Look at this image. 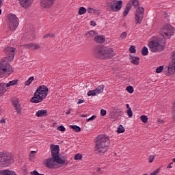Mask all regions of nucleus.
I'll use <instances>...</instances> for the list:
<instances>
[{
  "mask_svg": "<svg viewBox=\"0 0 175 175\" xmlns=\"http://www.w3.org/2000/svg\"><path fill=\"white\" fill-rule=\"evenodd\" d=\"M50 149L51 152V157H53V158L56 159H57L58 158L62 159L61 157H59V146L51 144Z\"/></svg>",
  "mask_w": 175,
  "mask_h": 175,
  "instance_id": "nucleus-13",
  "label": "nucleus"
},
{
  "mask_svg": "<svg viewBox=\"0 0 175 175\" xmlns=\"http://www.w3.org/2000/svg\"><path fill=\"white\" fill-rule=\"evenodd\" d=\"M103 90H105V85H100L97 87L94 90L96 91L97 95H98V94H102V92H103Z\"/></svg>",
  "mask_w": 175,
  "mask_h": 175,
  "instance_id": "nucleus-23",
  "label": "nucleus"
},
{
  "mask_svg": "<svg viewBox=\"0 0 175 175\" xmlns=\"http://www.w3.org/2000/svg\"><path fill=\"white\" fill-rule=\"evenodd\" d=\"M32 81H33V77H31L28 79V80H27L25 82V85H29V84H31V83H32Z\"/></svg>",
  "mask_w": 175,
  "mask_h": 175,
  "instance_id": "nucleus-34",
  "label": "nucleus"
},
{
  "mask_svg": "<svg viewBox=\"0 0 175 175\" xmlns=\"http://www.w3.org/2000/svg\"><path fill=\"white\" fill-rule=\"evenodd\" d=\"M140 120L142 122H144V124H147L148 121V118L146 115H142L140 117Z\"/></svg>",
  "mask_w": 175,
  "mask_h": 175,
  "instance_id": "nucleus-29",
  "label": "nucleus"
},
{
  "mask_svg": "<svg viewBox=\"0 0 175 175\" xmlns=\"http://www.w3.org/2000/svg\"><path fill=\"white\" fill-rule=\"evenodd\" d=\"M3 51L8 56V60L12 61L14 59V55L16 53H17V49L14 47L7 46L5 49H4Z\"/></svg>",
  "mask_w": 175,
  "mask_h": 175,
  "instance_id": "nucleus-12",
  "label": "nucleus"
},
{
  "mask_svg": "<svg viewBox=\"0 0 175 175\" xmlns=\"http://www.w3.org/2000/svg\"><path fill=\"white\" fill-rule=\"evenodd\" d=\"M74 159L75 161H81V159H83V155H81L80 153H77L74 157Z\"/></svg>",
  "mask_w": 175,
  "mask_h": 175,
  "instance_id": "nucleus-32",
  "label": "nucleus"
},
{
  "mask_svg": "<svg viewBox=\"0 0 175 175\" xmlns=\"http://www.w3.org/2000/svg\"><path fill=\"white\" fill-rule=\"evenodd\" d=\"M118 133H124L125 132V129H124V126L122 124H120L119 126V128L117 130Z\"/></svg>",
  "mask_w": 175,
  "mask_h": 175,
  "instance_id": "nucleus-33",
  "label": "nucleus"
},
{
  "mask_svg": "<svg viewBox=\"0 0 175 175\" xmlns=\"http://www.w3.org/2000/svg\"><path fill=\"white\" fill-rule=\"evenodd\" d=\"M54 1L55 0H40V5L42 8L49 9V8H51V6H53Z\"/></svg>",
  "mask_w": 175,
  "mask_h": 175,
  "instance_id": "nucleus-14",
  "label": "nucleus"
},
{
  "mask_svg": "<svg viewBox=\"0 0 175 175\" xmlns=\"http://www.w3.org/2000/svg\"><path fill=\"white\" fill-rule=\"evenodd\" d=\"M107 5L110 8L111 12H118V10H121L122 8V1H113L112 2L108 3Z\"/></svg>",
  "mask_w": 175,
  "mask_h": 175,
  "instance_id": "nucleus-11",
  "label": "nucleus"
},
{
  "mask_svg": "<svg viewBox=\"0 0 175 175\" xmlns=\"http://www.w3.org/2000/svg\"><path fill=\"white\" fill-rule=\"evenodd\" d=\"M0 122H1V124H5V122H6V120L5 119H1L0 120Z\"/></svg>",
  "mask_w": 175,
  "mask_h": 175,
  "instance_id": "nucleus-51",
  "label": "nucleus"
},
{
  "mask_svg": "<svg viewBox=\"0 0 175 175\" xmlns=\"http://www.w3.org/2000/svg\"><path fill=\"white\" fill-rule=\"evenodd\" d=\"M47 95H49V88L42 85L37 88L30 102H31V103H40V102H43V99H45Z\"/></svg>",
  "mask_w": 175,
  "mask_h": 175,
  "instance_id": "nucleus-4",
  "label": "nucleus"
},
{
  "mask_svg": "<svg viewBox=\"0 0 175 175\" xmlns=\"http://www.w3.org/2000/svg\"><path fill=\"white\" fill-rule=\"evenodd\" d=\"M110 139L106 135H100L95 142L94 151L96 154H105L109 148Z\"/></svg>",
  "mask_w": 175,
  "mask_h": 175,
  "instance_id": "nucleus-2",
  "label": "nucleus"
},
{
  "mask_svg": "<svg viewBox=\"0 0 175 175\" xmlns=\"http://www.w3.org/2000/svg\"><path fill=\"white\" fill-rule=\"evenodd\" d=\"M84 102H85V100H81V99H79L77 102V105H80L81 103H84Z\"/></svg>",
  "mask_w": 175,
  "mask_h": 175,
  "instance_id": "nucleus-49",
  "label": "nucleus"
},
{
  "mask_svg": "<svg viewBox=\"0 0 175 175\" xmlns=\"http://www.w3.org/2000/svg\"><path fill=\"white\" fill-rule=\"evenodd\" d=\"M71 111H72V109H69V110L67 112H66V114H67V115L70 114Z\"/></svg>",
  "mask_w": 175,
  "mask_h": 175,
  "instance_id": "nucleus-53",
  "label": "nucleus"
},
{
  "mask_svg": "<svg viewBox=\"0 0 175 175\" xmlns=\"http://www.w3.org/2000/svg\"><path fill=\"white\" fill-rule=\"evenodd\" d=\"M129 51L131 53V54L136 53V47H135L133 45H131L129 48Z\"/></svg>",
  "mask_w": 175,
  "mask_h": 175,
  "instance_id": "nucleus-36",
  "label": "nucleus"
},
{
  "mask_svg": "<svg viewBox=\"0 0 175 175\" xmlns=\"http://www.w3.org/2000/svg\"><path fill=\"white\" fill-rule=\"evenodd\" d=\"M71 129H73L75 132H80L81 131V128L77 125H70Z\"/></svg>",
  "mask_w": 175,
  "mask_h": 175,
  "instance_id": "nucleus-27",
  "label": "nucleus"
},
{
  "mask_svg": "<svg viewBox=\"0 0 175 175\" xmlns=\"http://www.w3.org/2000/svg\"><path fill=\"white\" fill-rule=\"evenodd\" d=\"M144 175H148V174H144Z\"/></svg>",
  "mask_w": 175,
  "mask_h": 175,
  "instance_id": "nucleus-61",
  "label": "nucleus"
},
{
  "mask_svg": "<svg viewBox=\"0 0 175 175\" xmlns=\"http://www.w3.org/2000/svg\"><path fill=\"white\" fill-rule=\"evenodd\" d=\"M90 25H92L93 27H96V23L94 21H92L90 22Z\"/></svg>",
  "mask_w": 175,
  "mask_h": 175,
  "instance_id": "nucleus-48",
  "label": "nucleus"
},
{
  "mask_svg": "<svg viewBox=\"0 0 175 175\" xmlns=\"http://www.w3.org/2000/svg\"><path fill=\"white\" fill-rule=\"evenodd\" d=\"M22 46L25 47V49H31V50L33 51L39 50V49H40V45L36 43L25 44L22 45Z\"/></svg>",
  "mask_w": 175,
  "mask_h": 175,
  "instance_id": "nucleus-15",
  "label": "nucleus"
},
{
  "mask_svg": "<svg viewBox=\"0 0 175 175\" xmlns=\"http://www.w3.org/2000/svg\"><path fill=\"white\" fill-rule=\"evenodd\" d=\"M163 70V66H160L156 69V73H161Z\"/></svg>",
  "mask_w": 175,
  "mask_h": 175,
  "instance_id": "nucleus-40",
  "label": "nucleus"
},
{
  "mask_svg": "<svg viewBox=\"0 0 175 175\" xmlns=\"http://www.w3.org/2000/svg\"><path fill=\"white\" fill-rule=\"evenodd\" d=\"M30 174H31V175H44V174H40V173L38 172V171H36V170H34V171H33V172H30Z\"/></svg>",
  "mask_w": 175,
  "mask_h": 175,
  "instance_id": "nucleus-43",
  "label": "nucleus"
},
{
  "mask_svg": "<svg viewBox=\"0 0 175 175\" xmlns=\"http://www.w3.org/2000/svg\"><path fill=\"white\" fill-rule=\"evenodd\" d=\"M65 126L60 125L57 127V131H60V132H65Z\"/></svg>",
  "mask_w": 175,
  "mask_h": 175,
  "instance_id": "nucleus-41",
  "label": "nucleus"
},
{
  "mask_svg": "<svg viewBox=\"0 0 175 175\" xmlns=\"http://www.w3.org/2000/svg\"><path fill=\"white\" fill-rule=\"evenodd\" d=\"M126 91L129 92V94H133V88L132 86H127L126 87Z\"/></svg>",
  "mask_w": 175,
  "mask_h": 175,
  "instance_id": "nucleus-38",
  "label": "nucleus"
},
{
  "mask_svg": "<svg viewBox=\"0 0 175 175\" xmlns=\"http://www.w3.org/2000/svg\"><path fill=\"white\" fill-rule=\"evenodd\" d=\"M97 93L96 92L95 90H90L88 92V96H96Z\"/></svg>",
  "mask_w": 175,
  "mask_h": 175,
  "instance_id": "nucleus-31",
  "label": "nucleus"
},
{
  "mask_svg": "<svg viewBox=\"0 0 175 175\" xmlns=\"http://www.w3.org/2000/svg\"><path fill=\"white\" fill-rule=\"evenodd\" d=\"M140 61V57H131V63L133 65H139Z\"/></svg>",
  "mask_w": 175,
  "mask_h": 175,
  "instance_id": "nucleus-22",
  "label": "nucleus"
},
{
  "mask_svg": "<svg viewBox=\"0 0 175 175\" xmlns=\"http://www.w3.org/2000/svg\"><path fill=\"white\" fill-rule=\"evenodd\" d=\"M106 113H107V111H106V110H105V109H101L100 110V116H106Z\"/></svg>",
  "mask_w": 175,
  "mask_h": 175,
  "instance_id": "nucleus-47",
  "label": "nucleus"
},
{
  "mask_svg": "<svg viewBox=\"0 0 175 175\" xmlns=\"http://www.w3.org/2000/svg\"><path fill=\"white\" fill-rule=\"evenodd\" d=\"M172 162H175V158L172 159Z\"/></svg>",
  "mask_w": 175,
  "mask_h": 175,
  "instance_id": "nucleus-60",
  "label": "nucleus"
},
{
  "mask_svg": "<svg viewBox=\"0 0 175 175\" xmlns=\"http://www.w3.org/2000/svg\"><path fill=\"white\" fill-rule=\"evenodd\" d=\"M3 2V0H0V8L2 5Z\"/></svg>",
  "mask_w": 175,
  "mask_h": 175,
  "instance_id": "nucleus-56",
  "label": "nucleus"
},
{
  "mask_svg": "<svg viewBox=\"0 0 175 175\" xmlns=\"http://www.w3.org/2000/svg\"><path fill=\"white\" fill-rule=\"evenodd\" d=\"M126 107L127 108V110H129V109H131V108L129 107V104H126Z\"/></svg>",
  "mask_w": 175,
  "mask_h": 175,
  "instance_id": "nucleus-54",
  "label": "nucleus"
},
{
  "mask_svg": "<svg viewBox=\"0 0 175 175\" xmlns=\"http://www.w3.org/2000/svg\"><path fill=\"white\" fill-rule=\"evenodd\" d=\"M96 35V33L94 30H91L89 32L85 33V36L88 38H94Z\"/></svg>",
  "mask_w": 175,
  "mask_h": 175,
  "instance_id": "nucleus-26",
  "label": "nucleus"
},
{
  "mask_svg": "<svg viewBox=\"0 0 175 175\" xmlns=\"http://www.w3.org/2000/svg\"><path fill=\"white\" fill-rule=\"evenodd\" d=\"M28 35L29 36V40H33L35 39V27L33 26H31L29 29Z\"/></svg>",
  "mask_w": 175,
  "mask_h": 175,
  "instance_id": "nucleus-18",
  "label": "nucleus"
},
{
  "mask_svg": "<svg viewBox=\"0 0 175 175\" xmlns=\"http://www.w3.org/2000/svg\"><path fill=\"white\" fill-rule=\"evenodd\" d=\"M167 72L169 76H172L173 75H175V64L172 63V62L169 64V66L167 67Z\"/></svg>",
  "mask_w": 175,
  "mask_h": 175,
  "instance_id": "nucleus-17",
  "label": "nucleus"
},
{
  "mask_svg": "<svg viewBox=\"0 0 175 175\" xmlns=\"http://www.w3.org/2000/svg\"><path fill=\"white\" fill-rule=\"evenodd\" d=\"M14 163V157L13 154L8 151L0 152V169L8 167Z\"/></svg>",
  "mask_w": 175,
  "mask_h": 175,
  "instance_id": "nucleus-6",
  "label": "nucleus"
},
{
  "mask_svg": "<svg viewBox=\"0 0 175 175\" xmlns=\"http://www.w3.org/2000/svg\"><path fill=\"white\" fill-rule=\"evenodd\" d=\"M155 159V155H150L148 158V162L149 163H152L154 162V160Z\"/></svg>",
  "mask_w": 175,
  "mask_h": 175,
  "instance_id": "nucleus-37",
  "label": "nucleus"
},
{
  "mask_svg": "<svg viewBox=\"0 0 175 175\" xmlns=\"http://www.w3.org/2000/svg\"><path fill=\"white\" fill-rule=\"evenodd\" d=\"M127 116L131 118L132 116H133V112L132 111V109H127Z\"/></svg>",
  "mask_w": 175,
  "mask_h": 175,
  "instance_id": "nucleus-39",
  "label": "nucleus"
},
{
  "mask_svg": "<svg viewBox=\"0 0 175 175\" xmlns=\"http://www.w3.org/2000/svg\"><path fill=\"white\" fill-rule=\"evenodd\" d=\"M93 54L95 58L106 59L114 57V51L111 48L100 46L94 49Z\"/></svg>",
  "mask_w": 175,
  "mask_h": 175,
  "instance_id": "nucleus-3",
  "label": "nucleus"
},
{
  "mask_svg": "<svg viewBox=\"0 0 175 175\" xmlns=\"http://www.w3.org/2000/svg\"><path fill=\"white\" fill-rule=\"evenodd\" d=\"M132 5L135 8H137L135 10V23L137 24H142V21L143 18H144V8L139 7V0H131L126 5L124 10L123 12L124 17H126L131 9H132Z\"/></svg>",
  "mask_w": 175,
  "mask_h": 175,
  "instance_id": "nucleus-1",
  "label": "nucleus"
},
{
  "mask_svg": "<svg viewBox=\"0 0 175 175\" xmlns=\"http://www.w3.org/2000/svg\"><path fill=\"white\" fill-rule=\"evenodd\" d=\"M126 38V32H123L120 37V39H125Z\"/></svg>",
  "mask_w": 175,
  "mask_h": 175,
  "instance_id": "nucleus-46",
  "label": "nucleus"
},
{
  "mask_svg": "<svg viewBox=\"0 0 175 175\" xmlns=\"http://www.w3.org/2000/svg\"><path fill=\"white\" fill-rule=\"evenodd\" d=\"M6 91H8V89L5 88V83H0V96H2V95H4Z\"/></svg>",
  "mask_w": 175,
  "mask_h": 175,
  "instance_id": "nucleus-21",
  "label": "nucleus"
},
{
  "mask_svg": "<svg viewBox=\"0 0 175 175\" xmlns=\"http://www.w3.org/2000/svg\"><path fill=\"white\" fill-rule=\"evenodd\" d=\"M105 40H106V38H105V36H98L94 38V42H96V43H99V44L105 43Z\"/></svg>",
  "mask_w": 175,
  "mask_h": 175,
  "instance_id": "nucleus-19",
  "label": "nucleus"
},
{
  "mask_svg": "<svg viewBox=\"0 0 175 175\" xmlns=\"http://www.w3.org/2000/svg\"><path fill=\"white\" fill-rule=\"evenodd\" d=\"M172 165H173V163H170L167 165L168 169H172Z\"/></svg>",
  "mask_w": 175,
  "mask_h": 175,
  "instance_id": "nucleus-52",
  "label": "nucleus"
},
{
  "mask_svg": "<svg viewBox=\"0 0 175 175\" xmlns=\"http://www.w3.org/2000/svg\"><path fill=\"white\" fill-rule=\"evenodd\" d=\"M43 164L48 169H58V165H68V159H55V157L51 156V157L46 159L43 161Z\"/></svg>",
  "mask_w": 175,
  "mask_h": 175,
  "instance_id": "nucleus-5",
  "label": "nucleus"
},
{
  "mask_svg": "<svg viewBox=\"0 0 175 175\" xmlns=\"http://www.w3.org/2000/svg\"><path fill=\"white\" fill-rule=\"evenodd\" d=\"M96 170H97V172H100L101 169H100V167H97Z\"/></svg>",
  "mask_w": 175,
  "mask_h": 175,
  "instance_id": "nucleus-58",
  "label": "nucleus"
},
{
  "mask_svg": "<svg viewBox=\"0 0 175 175\" xmlns=\"http://www.w3.org/2000/svg\"><path fill=\"white\" fill-rule=\"evenodd\" d=\"M174 27L171 25L166 23L161 29L160 33L163 38L170 39L174 34Z\"/></svg>",
  "mask_w": 175,
  "mask_h": 175,
  "instance_id": "nucleus-9",
  "label": "nucleus"
},
{
  "mask_svg": "<svg viewBox=\"0 0 175 175\" xmlns=\"http://www.w3.org/2000/svg\"><path fill=\"white\" fill-rule=\"evenodd\" d=\"M8 27L11 31H14L18 27V18L14 14L8 15Z\"/></svg>",
  "mask_w": 175,
  "mask_h": 175,
  "instance_id": "nucleus-10",
  "label": "nucleus"
},
{
  "mask_svg": "<svg viewBox=\"0 0 175 175\" xmlns=\"http://www.w3.org/2000/svg\"><path fill=\"white\" fill-rule=\"evenodd\" d=\"M172 62L173 64H175V51L172 52Z\"/></svg>",
  "mask_w": 175,
  "mask_h": 175,
  "instance_id": "nucleus-42",
  "label": "nucleus"
},
{
  "mask_svg": "<svg viewBox=\"0 0 175 175\" xmlns=\"http://www.w3.org/2000/svg\"><path fill=\"white\" fill-rule=\"evenodd\" d=\"M47 38H55V34H53V33H48V34H45L43 36V39H46Z\"/></svg>",
  "mask_w": 175,
  "mask_h": 175,
  "instance_id": "nucleus-35",
  "label": "nucleus"
},
{
  "mask_svg": "<svg viewBox=\"0 0 175 175\" xmlns=\"http://www.w3.org/2000/svg\"><path fill=\"white\" fill-rule=\"evenodd\" d=\"M5 59H6V57H3L1 59V62H0V77L2 76V75H5V73L9 76L14 72V69L12 67V65L5 61Z\"/></svg>",
  "mask_w": 175,
  "mask_h": 175,
  "instance_id": "nucleus-7",
  "label": "nucleus"
},
{
  "mask_svg": "<svg viewBox=\"0 0 175 175\" xmlns=\"http://www.w3.org/2000/svg\"><path fill=\"white\" fill-rule=\"evenodd\" d=\"M148 45L152 53H160V51L165 49V46L161 40L150 41Z\"/></svg>",
  "mask_w": 175,
  "mask_h": 175,
  "instance_id": "nucleus-8",
  "label": "nucleus"
},
{
  "mask_svg": "<svg viewBox=\"0 0 175 175\" xmlns=\"http://www.w3.org/2000/svg\"><path fill=\"white\" fill-rule=\"evenodd\" d=\"M36 117H46L47 116V110L41 109L36 113Z\"/></svg>",
  "mask_w": 175,
  "mask_h": 175,
  "instance_id": "nucleus-20",
  "label": "nucleus"
},
{
  "mask_svg": "<svg viewBox=\"0 0 175 175\" xmlns=\"http://www.w3.org/2000/svg\"><path fill=\"white\" fill-rule=\"evenodd\" d=\"M19 3L22 8H25V9H28L29 6L32 5V0H18Z\"/></svg>",
  "mask_w": 175,
  "mask_h": 175,
  "instance_id": "nucleus-16",
  "label": "nucleus"
},
{
  "mask_svg": "<svg viewBox=\"0 0 175 175\" xmlns=\"http://www.w3.org/2000/svg\"><path fill=\"white\" fill-rule=\"evenodd\" d=\"M30 154H36V151H31Z\"/></svg>",
  "mask_w": 175,
  "mask_h": 175,
  "instance_id": "nucleus-57",
  "label": "nucleus"
},
{
  "mask_svg": "<svg viewBox=\"0 0 175 175\" xmlns=\"http://www.w3.org/2000/svg\"><path fill=\"white\" fill-rule=\"evenodd\" d=\"M18 80H13L10 81L8 83H5V88L12 87V85H17Z\"/></svg>",
  "mask_w": 175,
  "mask_h": 175,
  "instance_id": "nucleus-25",
  "label": "nucleus"
},
{
  "mask_svg": "<svg viewBox=\"0 0 175 175\" xmlns=\"http://www.w3.org/2000/svg\"><path fill=\"white\" fill-rule=\"evenodd\" d=\"M81 117H82V118H84L85 117H87V115L82 114L81 115Z\"/></svg>",
  "mask_w": 175,
  "mask_h": 175,
  "instance_id": "nucleus-55",
  "label": "nucleus"
},
{
  "mask_svg": "<svg viewBox=\"0 0 175 175\" xmlns=\"http://www.w3.org/2000/svg\"><path fill=\"white\" fill-rule=\"evenodd\" d=\"M86 12L87 9H85V8L81 7L79 10L78 14H79V16H82V14H84L85 13H86Z\"/></svg>",
  "mask_w": 175,
  "mask_h": 175,
  "instance_id": "nucleus-28",
  "label": "nucleus"
},
{
  "mask_svg": "<svg viewBox=\"0 0 175 175\" xmlns=\"http://www.w3.org/2000/svg\"><path fill=\"white\" fill-rule=\"evenodd\" d=\"M95 118H96V116L93 115L92 117H90V118H88L87 120V122H89V121H94V120H95Z\"/></svg>",
  "mask_w": 175,
  "mask_h": 175,
  "instance_id": "nucleus-45",
  "label": "nucleus"
},
{
  "mask_svg": "<svg viewBox=\"0 0 175 175\" xmlns=\"http://www.w3.org/2000/svg\"><path fill=\"white\" fill-rule=\"evenodd\" d=\"M2 14V10L0 9V15Z\"/></svg>",
  "mask_w": 175,
  "mask_h": 175,
  "instance_id": "nucleus-59",
  "label": "nucleus"
},
{
  "mask_svg": "<svg viewBox=\"0 0 175 175\" xmlns=\"http://www.w3.org/2000/svg\"><path fill=\"white\" fill-rule=\"evenodd\" d=\"M142 54L144 56L148 55V49L147 46H144L142 49Z\"/></svg>",
  "mask_w": 175,
  "mask_h": 175,
  "instance_id": "nucleus-30",
  "label": "nucleus"
},
{
  "mask_svg": "<svg viewBox=\"0 0 175 175\" xmlns=\"http://www.w3.org/2000/svg\"><path fill=\"white\" fill-rule=\"evenodd\" d=\"M14 106L15 107V110L17 113V114L20 115L21 114V107H20V104H18V103L15 102L14 103Z\"/></svg>",
  "mask_w": 175,
  "mask_h": 175,
  "instance_id": "nucleus-24",
  "label": "nucleus"
},
{
  "mask_svg": "<svg viewBox=\"0 0 175 175\" xmlns=\"http://www.w3.org/2000/svg\"><path fill=\"white\" fill-rule=\"evenodd\" d=\"M157 122H158L159 124H163V120H161V119H158Z\"/></svg>",
  "mask_w": 175,
  "mask_h": 175,
  "instance_id": "nucleus-50",
  "label": "nucleus"
},
{
  "mask_svg": "<svg viewBox=\"0 0 175 175\" xmlns=\"http://www.w3.org/2000/svg\"><path fill=\"white\" fill-rule=\"evenodd\" d=\"M88 13H96V10H94L93 8H88Z\"/></svg>",
  "mask_w": 175,
  "mask_h": 175,
  "instance_id": "nucleus-44",
  "label": "nucleus"
}]
</instances>
